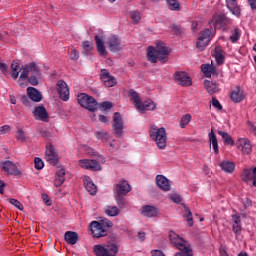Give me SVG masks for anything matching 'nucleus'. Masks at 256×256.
I'll list each match as a JSON object with an SVG mask.
<instances>
[{
    "label": "nucleus",
    "instance_id": "obj_52",
    "mask_svg": "<svg viewBox=\"0 0 256 256\" xmlns=\"http://www.w3.org/2000/svg\"><path fill=\"white\" fill-rule=\"evenodd\" d=\"M34 167L38 171H41V169H43V167H45V163L43 162V160L41 158L37 157L34 159Z\"/></svg>",
    "mask_w": 256,
    "mask_h": 256
},
{
    "label": "nucleus",
    "instance_id": "obj_31",
    "mask_svg": "<svg viewBox=\"0 0 256 256\" xmlns=\"http://www.w3.org/2000/svg\"><path fill=\"white\" fill-rule=\"evenodd\" d=\"M129 97H130V101H132V103L134 104V107L136 109H140L141 108V97L139 96V93H137V91L131 89L129 91Z\"/></svg>",
    "mask_w": 256,
    "mask_h": 256
},
{
    "label": "nucleus",
    "instance_id": "obj_11",
    "mask_svg": "<svg viewBox=\"0 0 256 256\" xmlns=\"http://www.w3.org/2000/svg\"><path fill=\"white\" fill-rule=\"evenodd\" d=\"M237 148L240 149L243 155H250L251 151H253V146L251 145V141L247 138H240L236 142Z\"/></svg>",
    "mask_w": 256,
    "mask_h": 256
},
{
    "label": "nucleus",
    "instance_id": "obj_39",
    "mask_svg": "<svg viewBox=\"0 0 256 256\" xmlns=\"http://www.w3.org/2000/svg\"><path fill=\"white\" fill-rule=\"evenodd\" d=\"M11 69H12L11 77L12 79H14V81H16V79L19 77V69L20 71H22L21 67L17 62L13 61L11 64Z\"/></svg>",
    "mask_w": 256,
    "mask_h": 256
},
{
    "label": "nucleus",
    "instance_id": "obj_59",
    "mask_svg": "<svg viewBox=\"0 0 256 256\" xmlns=\"http://www.w3.org/2000/svg\"><path fill=\"white\" fill-rule=\"evenodd\" d=\"M0 41H3V43H8L9 42V33L0 32Z\"/></svg>",
    "mask_w": 256,
    "mask_h": 256
},
{
    "label": "nucleus",
    "instance_id": "obj_36",
    "mask_svg": "<svg viewBox=\"0 0 256 256\" xmlns=\"http://www.w3.org/2000/svg\"><path fill=\"white\" fill-rule=\"evenodd\" d=\"M218 135H221L224 143L226 145H235V141H233V137H231V135H229V133L222 131V130H218Z\"/></svg>",
    "mask_w": 256,
    "mask_h": 256
},
{
    "label": "nucleus",
    "instance_id": "obj_41",
    "mask_svg": "<svg viewBox=\"0 0 256 256\" xmlns=\"http://www.w3.org/2000/svg\"><path fill=\"white\" fill-rule=\"evenodd\" d=\"M94 253L96 256H109L107 254V249L103 245H95L94 246Z\"/></svg>",
    "mask_w": 256,
    "mask_h": 256
},
{
    "label": "nucleus",
    "instance_id": "obj_15",
    "mask_svg": "<svg viewBox=\"0 0 256 256\" xmlns=\"http://www.w3.org/2000/svg\"><path fill=\"white\" fill-rule=\"evenodd\" d=\"M107 45L112 53H117V51H121L123 46L121 45V38L118 36H110L107 40Z\"/></svg>",
    "mask_w": 256,
    "mask_h": 256
},
{
    "label": "nucleus",
    "instance_id": "obj_4",
    "mask_svg": "<svg viewBox=\"0 0 256 256\" xmlns=\"http://www.w3.org/2000/svg\"><path fill=\"white\" fill-rule=\"evenodd\" d=\"M78 103L84 109H88V111L93 112L97 110V100L87 94H81L78 96Z\"/></svg>",
    "mask_w": 256,
    "mask_h": 256
},
{
    "label": "nucleus",
    "instance_id": "obj_58",
    "mask_svg": "<svg viewBox=\"0 0 256 256\" xmlns=\"http://www.w3.org/2000/svg\"><path fill=\"white\" fill-rule=\"evenodd\" d=\"M40 135H41V137H43V139H51V137H53L51 132H49L47 130H40Z\"/></svg>",
    "mask_w": 256,
    "mask_h": 256
},
{
    "label": "nucleus",
    "instance_id": "obj_22",
    "mask_svg": "<svg viewBox=\"0 0 256 256\" xmlns=\"http://www.w3.org/2000/svg\"><path fill=\"white\" fill-rule=\"evenodd\" d=\"M204 87L209 95H215V93H219V91H221L219 84L209 80L204 81Z\"/></svg>",
    "mask_w": 256,
    "mask_h": 256
},
{
    "label": "nucleus",
    "instance_id": "obj_27",
    "mask_svg": "<svg viewBox=\"0 0 256 256\" xmlns=\"http://www.w3.org/2000/svg\"><path fill=\"white\" fill-rule=\"evenodd\" d=\"M156 108H157V105H155L153 101L146 100L144 103L143 102L140 103V108H136V109L140 113H143L144 111H155Z\"/></svg>",
    "mask_w": 256,
    "mask_h": 256
},
{
    "label": "nucleus",
    "instance_id": "obj_14",
    "mask_svg": "<svg viewBox=\"0 0 256 256\" xmlns=\"http://www.w3.org/2000/svg\"><path fill=\"white\" fill-rule=\"evenodd\" d=\"M46 161L50 163V165H57V163H59V156L57 152H55L53 144L46 146Z\"/></svg>",
    "mask_w": 256,
    "mask_h": 256
},
{
    "label": "nucleus",
    "instance_id": "obj_16",
    "mask_svg": "<svg viewBox=\"0 0 256 256\" xmlns=\"http://www.w3.org/2000/svg\"><path fill=\"white\" fill-rule=\"evenodd\" d=\"M241 179L244 183L253 182V187H256V167L254 169H244L241 174Z\"/></svg>",
    "mask_w": 256,
    "mask_h": 256
},
{
    "label": "nucleus",
    "instance_id": "obj_34",
    "mask_svg": "<svg viewBox=\"0 0 256 256\" xmlns=\"http://www.w3.org/2000/svg\"><path fill=\"white\" fill-rule=\"evenodd\" d=\"M208 137H209L210 143H212V147L214 149V153H216V155H218L219 154V144L217 142V136L215 135V132L213 131V129L208 134Z\"/></svg>",
    "mask_w": 256,
    "mask_h": 256
},
{
    "label": "nucleus",
    "instance_id": "obj_61",
    "mask_svg": "<svg viewBox=\"0 0 256 256\" xmlns=\"http://www.w3.org/2000/svg\"><path fill=\"white\" fill-rule=\"evenodd\" d=\"M99 223L102 225L103 229H109V227H113V223L111 221L102 220Z\"/></svg>",
    "mask_w": 256,
    "mask_h": 256
},
{
    "label": "nucleus",
    "instance_id": "obj_49",
    "mask_svg": "<svg viewBox=\"0 0 256 256\" xmlns=\"http://www.w3.org/2000/svg\"><path fill=\"white\" fill-rule=\"evenodd\" d=\"M239 37H241V32L239 31V28H235L230 36V41L232 43H237L239 41Z\"/></svg>",
    "mask_w": 256,
    "mask_h": 256
},
{
    "label": "nucleus",
    "instance_id": "obj_28",
    "mask_svg": "<svg viewBox=\"0 0 256 256\" xmlns=\"http://www.w3.org/2000/svg\"><path fill=\"white\" fill-rule=\"evenodd\" d=\"M214 57L216 59L217 65H223L225 63V51L221 47L216 46L214 50Z\"/></svg>",
    "mask_w": 256,
    "mask_h": 256
},
{
    "label": "nucleus",
    "instance_id": "obj_42",
    "mask_svg": "<svg viewBox=\"0 0 256 256\" xmlns=\"http://www.w3.org/2000/svg\"><path fill=\"white\" fill-rule=\"evenodd\" d=\"M184 209L186 211V214H184V218L187 219V223L189 227H193V214L191 213V209L189 207L184 206Z\"/></svg>",
    "mask_w": 256,
    "mask_h": 256
},
{
    "label": "nucleus",
    "instance_id": "obj_8",
    "mask_svg": "<svg viewBox=\"0 0 256 256\" xmlns=\"http://www.w3.org/2000/svg\"><path fill=\"white\" fill-rule=\"evenodd\" d=\"M78 165L82 169H88L89 171H101V164L97 160L82 159L78 161Z\"/></svg>",
    "mask_w": 256,
    "mask_h": 256
},
{
    "label": "nucleus",
    "instance_id": "obj_24",
    "mask_svg": "<svg viewBox=\"0 0 256 256\" xmlns=\"http://www.w3.org/2000/svg\"><path fill=\"white\" fill-rule=\"evenodd\" d=\"M64 239L69 245H77V241H79V234H77V232L67 231L64 234Z\"/></svg>",
    "mask_w": 256,
    "mask_h": 256
},
{
    "label": "nucleus",
    "instance_id": "obj_25",
    "mask_svg": "<svg viewBox=\"0 0 256 256\" xmlns=\"http://www.w3.org/2000/svg\"><path fill=\"white\" fill-rule=\"evenodd\" d=\"M84 187L90 195H96L97 194V186H95V183L91 181V178L85 176L84 177Z\"/></svg>",
    "mask_w": 256,
    "mask_h": 256
},
{
    "label": "nucleus",
    "instance_id": "obj_19",
    "mask_svg": "<svg viewBox=\"0 0 256 256\" xmlns=\"http://www.w3.org/2000/svg\"><path fill=\"white\" fill-rule=\"evenodd\" d=\"M27 95L30 99V101H33L34 103H39L43 100V95L37 88L34 87H28L27 88Z\"/></svg>",
    "mask_w": 256,
    "mask_h": 256
},
{
    "label": "nucleus",
    "instance_id": "obj_53",
    "mask_svg": "<svg viewBox=\"0 0 256 256\" xmlns=\"http://www.w3.org/2000/svg\"><path fill=\"white\" fill-rule=\"evenodd\" d=\"M21 103L25 105L26 107H31L32 100L29 98V95H22L20 98Z\"/></svg>",
    "mask_w": 256,
    "mask_h": 256
},
{
    "label": "nucleus",
    "instance_id": "obj_48",
    "mask_svg": "<svg viewBox=\"0 0 256 256\" xmlns=\"http://www.w3.org/2000/svg\"><path fill=\"white\" fill-rule=\"evenodd\" d=\"M168 7L171 11H179V1L177 0H167Z\"/></svg>",
    "mask_w": 256,
    "mask_h": 256
},
{
    "label": "nucleus",
    "instance_id": "obj_43",
    "mask_svg": "<svg viewBox=\"0 0 256 256\" xmlns=\"http://www.w3.org/2000/svg\"><path fill=\"white\" fill-rule=\"evenodd\" d=\"M16 139L20 143H25V141H27V136L25 135V131H23L22 128L17 129Z\"/></svg>",
    "mask_w": 256,
    "mask_h": 256
},
{
    "label": "nucleus",
    "instance_id": "obj_10",
    "mask_svg": "<svg viewBox=\"0 0 256 256\" xmlns=\"http://www.w3.org/2000/svg\"><path fill=\"white\" fill-rule=\"evenodd\" d=\"M114 124L112 126L116 137H121L123 135V118L119 112H115L113 116Z\"/></svg>",
    "mask_w": 256,
    "mask_h": 256
},
{
    "label": "nucleus",
    "instance_id": "obj_64",
    "mask_svg": "<svg viewBox=\"0 0 256 256\" xmlns=\"http://www.w3.org/2000/svg\"><path fill=\"white\" fill-rule=\"evenodd\" d=\"M151 255L152 256H165V253H163V251H161V250H152Z\"/></svg>",
    "mask_w": 256,
    "mask_h": 256
},
{
    "label": "nucleus",
    "instance_id": "obj_32",
    "mask_svg": "<svg viewBox=\"0 0 256 256\" xmlns=\"http://www.w3.org/2000/svg\"><path fill=\"white\" fill-rule=\"evenodd\" d=\"M216 25H220V27H227L233 23L231 18H228L225 14H219L215 20Z\"/></svg>",
    "mask_w": 256,
    "mask_h": 256
},
{
    "label": "nucleus",
    "instance_id": "obj_2",
    "mask_svg": "<svg viewBox=\"0 0 256 256\" xmlns=\"http://www.w3.org/2000/svg\"><path fill=\"white\" fill-rule=\"evenodd\" d=\"M20 71V82L28 81L30 85H39V79H41V71L35 62L21 66Z\"/></svg>",
    "mask_w": 256,
    "mask_h": 256
},
{
    "label": "nucleus",
    "instance_id": "obj_23",
    "mask_svg": "<svg viewBox=\"0 0 256 256\" xmlns=\"http://www.w3.org/2000/svg\"><path fill=\"white\" fill-rule=\"evenodd\" d=\"M201 70L206 77H217V68L213 64H202Z\"/></svg>",
    "mask_w": 256,
    "mask_h": 256
},
{
    "label": "nucleus",
    "instance_id": "obj_44",
    "mask_svg": "<svg viewBox=\"0 0 256 256\" xmlns=\"http://www.w3.org/2000/svg\"><path fill=\"white\" fill-rule=\"evenodd\" d=\"M191 119H192L191 114L183 115L181 120H180V127H181V129H185L187 124L191 123Z\"/></svg>",
    "mask_w": 256,
    "mask_h": 256
},
{
    "label": "nucleus",
    "instance_id": "obj_54",
    "mask_svg": "<svg viewBox=\"0 0 256 256\" xmlns=\"http://www.w3.org/2000/svg\"><path fill=\"white\" fill-rule=\"evenodd\" d=\"M212 105H213V107H215L216 109H218V111H222V110H223V106L221 105V103L219 102V100H217L216 97H212Z\"/></svg>",
    "mask_w": 256,
    "mask_h": 256
},
{
    "label": "nucleus",
    "instance_id": "obj_18",
    "mask_svg": "<svg viewBox=\"0 0 256 256\" xmlns=\"http://www.w3.org/2000/svg\"><path fill=\"white\" fill-rule=\"evenodd\" d=\"M141 215L144 217H157L159 215V208L152 205H145L141 208Z\"/></svg>",
    "mask_w": 256,
    "mask_h": 256
},
{
    "label": "nucleus",
    "instance_id": "obj_57",
    "mask_svg": "<svg viewBox=\"0 0 256 256\" xmlns=\"http://www.w3.org/2000/svg\"><path fill=\"white\" fill-rule=\"evenodd\" d=\"M100 107H102V109H104V111H109V109H113V103H111V102H102L100 104Z\"/></svg>",
    "mask_w": 256,
    "mask_h": 256
},
{
    "label": "nucleus",
    "instance_id": "obj_20",
    "mask_svg": "<svg viewBox=\"0 0 256 256\" xmlns=\"http://www.w3.org/2000/svg\"><path fill=\"white\" fill-rule=\"evenodd\" d=\"M230 99L233 103H241L245 99V92L241 87L237 86L230 94Z\"/></svg>",
    "mask_w": 256,
    "mask_h": 256
},
{
    "label": "nucleus",
    "instance_id": "obj_40",
    "mask_svg": "<svg viewBox=\"0 0 256 256\" xmlns=\"http://www.w3.org/2000/svg\"><path fill=\"white\" fill-rule=\"evenodd\" d=\"M115 199L120 209L127 207V200H125V195L115 194Z\"/></svg>",
    "mask_w": 256,
    "mask_h": 256
},
{
    "label": "nucleus",
    "instance_id": "obj_46",
    "mask_svg": "<svg viewBox=\"0 0 256 256\" xmlns=\"http://www.w3.org/2000/svg\"><path fill=\"white\" fill-rule=\"evenodd\" d=\"M199 38L209 43V41H211V30L209 29L202 30L200 32Z\"/></svg>",
    "mask_w": 256,
    "mask_h": 256
},
{
    "label": "nucleus",
    "instance_id": "obj_13",
    "mask_svg": "<svg viewBox=\"0 0 256 256\" xmlns=\"http://www.w3.org/2000/svg\"><path fill=\"white\" fill-rule=\"evenodd\" d=\"M130 192H131V185H129V182H127L126 180H120L114 186L115 195H127Z\"/></svg>",
    "mask_w": 256,
    "mask_h": 256
},
{
    "label": "nucleus",
    "instance_id": "obj_60",
    "mask_svg": "<svg viewBox=\"0 0 256 256\" xmlns=\"http://www.w3.org/2000/svg\"><path fill=\"white\" fill-rule=\"evenodd\" d=\"M70 59L72 61H77V59H79V51L72 49V51L70 53Z\"/></svg>",
    "mask_w": 256,
    "mask_h": 256
},
{
    "label": "nucleus",
    "instance_id": "obj_17",
    "mask_svg": "<svg viewBox=\"0 0 256 256\" xmlns=\"http://www.w3.org/2000/svg\"><path fill=\"white\" fill-rule=\"evenodd\" d=\"M33 115L35 119H38L39 121H44V123H47L49 121V113H47V109H45V106H38L34 109Z\"/></svg>",
    "mask_w": 256,
    "mask_h": 256
},
{
    "label": "nucleus",
    "instance_id": "obj_12",
    "mask_svg": "<svg viewBox=\"0 0 256 256\" xmlns=\"http://www.w3.org/2000/svg\"><path fill=\"white\" fill-rule=\"evenodd\" d=\"M56 89L62 101H69V86L66 81L59 80Z\"/></svg>",
    "mask_w": 256,
    "mask_h": 256
},
{
    "label": "nucleus",
    "instance_id": "obj_3",
    "mask_svg": "<svg viewBox=\"0 0 256 256\" xmlns=\"http://www.w3.org/2000/svg\"><path fill=\"white\" fill-rule=\"evenodd\" d=\"M150 137L155 141L158 149H165L167 147V130L165 128H157V126L150 127Z\"/></svg>",
    "mask_w": 256,
    "mask_h": 256
},
{
    "label": "nucleus",
    "instance_id": "obj_56",
    "mask_svg": "<svg viewBox=\"0 0 256 256\" xmlns=\"http://www.w3.org/2000/svg\"><path fill=\"white\" fill-rule=\"evenodd\" d=\"M169 199L170 201H173V203H177V204L181 203L182 201L181 196H179L178 194H171L169 196Z\"/></svg>",
    "mask_w": 256,
    "mask_h": 256
},
{
    "label": "nucleus",
    "instance_id": "obj_30",
    "mask_svg": "<svg viewBox=\"0 0 256 256\" xmlns=\"http://www.w3.org/2000/svg\"><path fill=\"white\" fill-rule=\"evenodd\" d=\"M63 183H65V168H60L56 171L54 185L55 187H61Z\"/></svg>",
    "mask_w": 256,
    "mask_h": 256
},
{
    "label": "nucleus",
    "instance_id": "obj_37",
    "mask_svg": "<svg viewBox=\"0 0 256 256\" xmlns=\"http://www.w3.org/2000/svg\"><path fill=\"white\" fill-rule=\"evenodd\" d=\"M104 213H106L108 217H117V215H119V208H117V206H106Z\"/></svg>",
    "mask_w": 256,
    "mask_h": 256
},
{
    "label": "nucleus",
    "instance_id": "obj_26",
    "mask_svg": "<svg viewBox=\"0 0 256 256\" xmlns=\"http://www.w3.org/2000/svg\"><path fill=\"white\" fill-rule=\"evenodd\" d=\"M96 41V48L101 57H107V50L105 49V42H103V39L99 36L94 37Z\"/></svg>",
    "mask_w": 256,
    "mask_h": 256
},
{
    "label": "nucleus",
    "instance_id": "obj_35",
    "mask_svg": "<svg viewBox=\"0 0 256 256\" xmlns=\"http://www.w3.org/2000/svg\"><path fill=\"white\" fill-rule=\"evenodd\" d=\"M220 167L225 173H233L235 171V164L233 162L223 161L220 163Z\"/></svg>",
    "mask_w": 256,
    "mask_h": 256
},
{
    "label": "nucleus",
    "instance_id": "obj_38",
    "mask_svg": "<svg viewBox=\"0 0 256 256\" xmlns=\"http://www.w3.org/2000/svg\"><path fill=\"white\" fill-rule=\"evenodd\" d=\"M104 247L106 248L108 256H115L119 253V247L116 244H107Z\"/></svg>",
    "mask_w": 256,
    "mask_h": 256
},
{
    "label": "nucleus",
    "instance_id": "obj_51",
    "mask_svg": "<svg viewBox=\"0 0 256 256\" xmlns=\"http://www.w3.org/2000/svg\"><path fill=\"white\" fill-rule=\"evenodd\" d=\"M130 17L133 23H139V21H141V13H139V11L130 12Z\"/></svg>",
    "mask_w": 256,
    "mask_h": 256
},
{
    "label": "nucleus",
    "instance_id": "obj_29",
    "mask_svg": "<svg viewBox=\"0 0 256 256\" xmlns=\"http://www.w3.org/2000/svg\"><path fill=\"white\" fill-rule=\"evenodd\" d=\"M232 223V231H234L236 235L241 233V216H239V214L232 215Z\"/></svg>",
    "mask_w": 256,
    "mask_h": 256
},
{
    "label": "nucleus",
    "instance_id": "obj_63",
    "mask_svg": "<svg viewBox=\"0 0 256 256\" xmlns=\"http://www.w3.org/2000/svg\"><path fill=\"white\" fill-rule=\"evenodd\" d=\"M247 3L252 9V11H256V0H247Z\"/></svg>",
    "mask_w": 256,
    "mask_h": 256
},
{
    "label": "nucleus",
    "instance_id": "obj_9",
    "mask_svg": "<svg viewBox=\"0 0 256 256\" xmlns=\"http://www.w3.org/2000/svg\"><path fill=\"white\" fill-rule=\"evenodd\" d=\"M90 231L96 239H99L101 237H106L107 235V229L103 228V225L97 221H93L90 224Z\"/></svg>",
    "mask_w": 256,
    "mask_h": 256
},
{
    "label": "nucleus",
    "instance_id": "obj_1",
    "mask_svg": "<svg viewBox=\"0 0 256 256\" xmlns=\"http://www.w3.org/2000/svg\"><path fill=\"white\" fill-rule=\"evenodd\" d=\"M169 53H171V49L165 46L163 42H157L156 48L153 46H149L147 49V60L150 63H157V61H161L162 63H167V58L169 57Z\"/></svg>",
    "mask_w": 256,
    "mask_h": 256
},
{
    "label": "nucleus",
    "instance_id": "obj_62",
    "mask_svg": "<svg viewBox=\"0 0 256 256\" xmlns=\"http://www.w3.org/2000/svg\"><path fill=\"white\" fill-rule=\"evenodd\" d=\"M9 131H11V126H9V125H4V126L0 127L1 135H5V133H9Z\"/></svg>",
    "mask_w": 256,
    "mask_h": 256
},
{
    "label": "nucleus",
    "instance_id": "obj_50",
    "mask_svg": "<svg viewBox=\"0 0 256 256\" xmlns=\"http://www.w3.org/2000/svg\"><path fill=\"white\" fill-rule=\"evenodd\" d=\"M8 201L11 205H14V207H16V209H19V211H23V204L21 202H19V200L14 199V198H9Z\"/></svg>",
    "mask_w": 256,
    "mask_h": 256
},
{
    "label": "nucleus",
    "instance_id": "obj_21",
    "mask_svg": "<svg viewBox=\"0 0 256 256\" xmlns=\"http://www.w3.org/2000/svg\"><path fill=\"white\" fill-rule=\"evenodd\" d=\"M156 185L162 190V191H171V184H169V179L163 175H157L156 176Z\"/></svg>",
    "mask_w": 256,
    "mask_h": 256
},
{
    "label": "nucleus",
    "instance_id": "obj_33",
    "mask_svg": "<svg viewBox=\"0 0 256 256\" xmlns=\"http://www.w3.org/2000/svg\"><path fill=\"white\" fill-rule=\"evenodd\" d=\"M236 2L237 1H226L229 11H231L233 15H236V17H239V15H241V8L235 4Z\"/></svg>",
    "mask_w": 256,
    "mask_h": 256
},
{
    "label": "nucleus",
    "instance_id": "obj_5",
    "mask_svg": "<svg viewBox=\"0 0 256 256\" xmlns=\"http://www.w3.org/2000/svg\"><path fill=\"white\" fill-rule=\"evenodd\" d=\"M0 167H1L2 171L7 173V175H13L14 177H20V175H22L19 168H17V165H15V163H13L9 160L1 162Z\"/></svg>",
    "mask_w": 256,
    "mask_h": 256
},
{
    "label": "nucleus",
    "instance_id": "obj_7",
    "mask_svg": "<svg viewBox=\"0 0 256 256\" xmlns=\"http://www.w3.org/2000/svg\"><path fill=\"white\" fill-rule=\"evenodd\" d=\"M100 81H102L105 87H115L117 85V79L114 76H111L109 70L102 69L100 71Z\"/></svg>",
    "mask_w": 256,
    "mask_h": 256
},
{
    "label": "nucleus",
    "instance_id": "obj_45",
    "mask_svg": "<svg viewBox=\"0 0 256 256\" xmlns=\"http://www.w3.org/2000/svg\"><path fill=\"white\" fill-rule=\"evenodd\" d=\"M96 138L100 139L101 141H109V139H111V135H109L108 132H104V131H98L95 133Z\"/></svg>",
    "mask_w": 256,
    "mask_h": 256
},
{
    "label": "nucleus",
    "instance_id": "obj_47",
    "mask_svg": "<svg viewBox=\"0 0 256 256\" xmlns=\"http://www.w3.org/2000/svg\"><path fill=\"white\" fill-rule=\"evenodd\" d=\"M207 45H209V42H206V40H203L202 38H198L196 42V49H198V51H205V47H207Z\"/></svg>",
    "mask_w": 256,
    "mask_h": 256
},
{
    "label": "nucleus",
    "instance_id": "obj_55",
    "mask_svg": "<svg viewBox=\"0 0 256 256\" xmlns=\"http://www.w3.org/2000/svg\"><path fill=\"white\" fill-rule=\"evenodd\" d=\"M82 47L85 51H93V44L90 41L82 42Z\"/></svg>",
    "mask_w": 256,
    "mask_h": 256
},
{
    "label": "nucleus",
    "instance_id": "obj_6",
    "mask_svg": "<svg viewBox=\"0 0 256 256\" xmlns=\"http://www.w3.org/2000/svg\"><path fill=\"white\" fill-rule=\"evenodd\" d=\"M174 79L178 85H182V87H191L193 82L191 81V77L185 71H178L174 74Z\"/></svg>",
    "mask_w": 256,
    "mask_h": 256
}]
</instances>
